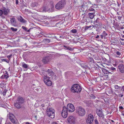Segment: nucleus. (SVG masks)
<instances>
[{
	"instance_id": "f257e3e1",
	"label": "nucleus",
	"mask_w": 124,
	"mask_h": 124,
	"mask_svg": "<svg viewBox=\"0 0 124 124\" xmlns=\"http://www.w3.org/2000/svg\"><path fill=\"white\" fill-rule=\"evenodd\" d=\"M24 101V99L22 97H18L14 103V106L17 108L19 109L21 108V105Z\"/></svg>"
},
{
	"instance_id": "f03ea898",
	"label": "nucleus",
	"mask_w": 124,
	"mask_h": 124,
	"mask_svg": "<svg viewBox=\"0 0 124 124\" xmlns=\"http://www.w3.org/2000/svg\"><path fill=\"white\" fill-rule=\"evenodd\" d=\"M81 90V87L78 84H75L73 85L71 88V90L73 93L80 92Z\"/></svg>"
},
{
	"instance_id": "7ed1b4c3",
	"label": "nucleus",
	"mask_w": 124,
	"mask_h": 124,
	"mask_svg": "<svg viewBox=\"0 0 124 124\" xmlns=\"http://www.w3.org/2000/svg\"><path fill=\"white\" fill-rule=\"evenodd\" d=\"M76 113L80 116H83L85 114V110L81 107H77L75 109Z\"/></svg>"
},
{
	"instance_id": "20e7f679",
	"label": "nucleus",
	"mask_w": 124,
	"mask_h": 124,
	"mask_svg": "<svg viewBox=\"0 0 124 124\" xmlns=\"http://www.w3.org/2000/svg\"><path fill=\"white\" fill-rule=\"evenodd\" d=\"M54 110L52 108H49L46 110V113L47 116L49 117L53 118L55 116Z\"/></svg>"
},
{
	"instance_id": "39448f33",
	"label": "nucleus",
	"mask_w": 124,
	"mask_h": 124,
	"mask_svg": "<svg viewBox=\"0 0 124 124\" xmlns=\"http://www.w3.org/2000/svg\"><path fill=\"white\" fill-rule=\"evenodd\" d=\"M66 4L65 0H62L57 3L55 5V8L57 9H60L63 8Z\"/></svg>"
},
{
	"instance_id": "423d86ee",
	"label": "nucleus",
	"mask_w": 124,
	"mask_h": 124,
	"mask_svg": "<svg viewBox=\"0 0 124 124\" xmlns=\"http://www.w3.org/2000/svg\"><path fill=\"white\" fill-rule=\"evenodd\" d=\"M7 116L12 123L15 124L16 123V119L13 114L11 113H9V114H8Z\"/></svg>"
},
{
	"instance_id": "0eeeda50",
	"label": "nucleus",
	"mask_w": 124,
	"mask_h": 124,
	"mask_svg": "<svg viewBox=\"0 0 124 124\" xmlns=\"http://www.w3.org/2000/svg\"><path fill=\"white\" fill-rule=\"evenodd\" d=\"M51 79V77H47V76H45L44 78V81L46 84L48 86H50L52 85L51 81L50 79Z\"/></svg>"
},
{
	"instance_id": "6e6552de",
	"label": "nucleus",
	"mask_w": 124,
	"mask_h": 124,
	"mask_svg": "<svg viewBox=\"0 0 124 124\" xmlns=\"http://www.w3.org/2000/svg\"><path fill=\"white\" fill-rule=\"evenodd\" d=\"M66 110L70 112H73L75 110V108L73 105L71 103H69L68 104L66 107Z\"/></svg>"
},
{
	"instance_id": "1a4fd4ad",
	"label": "nucleus",
	"mask_w": 124,
	"mask_h": 124,
	"mask_svg": "<svg viewBox=\"0 0 124 124\" xmlns=\"http://www.w3.org/2000/svg\"><path fill=\"white\" fill-rule=\"evenodd\" d=\"M94 120L93 116L91 114H90L88 116L86 122L87 124H92Z\"/></svg>"
},
{
	"instance_id": "9d476101",
	"label": "nucleus",
	"mask_w": 124,
	"mask_h": 124,
	"mask_svg": "<svg viewBox=\"0 0 124 124\" xmlns=\"http://www.w3.org/2000/svg\"><path fill=\"white\" fill-rule=\"evenodd\" d=\"M68 111L66 109V107H63L61 113V115L62 117L63 118H66L68 116Z\"/></svg>"
},
{
	"instance_id": "9b49d317",
	"label": "nucleus",
	"mask_w": 124,
	"mask_h": 124,
	"mask_svg": "<svg viewBox=\"0 0 124 124\" xmlns=\"http://www.w3.org/2000/svg\"><path fill=\"white\" fill-rule=\"evenodd\" d=\"M67 120L68 123L71 124H74L75 123V118L73 116H71L68 117Z\"/></svg>"
},
{
	"instance_id": "f8f14e48",
	"label": "nucleus",
	"mask_w": 124,
	"mask_h": 124,
	"mask_svg": "<svg viewBox=\"0 0 124 124\" xmlns=\"http://www.w3.org/2000/svg\"><path fill=\"white\" fill-rule=\"evenodd\" d=\"M51 60V58L48 56H46L43 57L42 60V62L44 64H47Z\"/></svg>"
},
{
	"instance_id": "ddd939ff",
	"label": "nucleus",
	"mask_w": 124,
	"mask_h": 124,
	"mask_svg": "<svg viewBox=\"0 0 124 124\" xmlns=\"http://www.w3.org/2000/svg\"><path fill=\"white\" fill-rule=\"evenodd\" d=\"M96 113L98 116L102 118V119L104 118V115L102 111L100 109H97L96 110Z\"/></svg>"
},
{
	"instance_id": "4468645a",
	"label": "nucleus",
	"mask_w": 124,
	"mask_h": 124,
	"mask_svg": "<svg viewBox=\"0 0 124 124\" xmlns=\"http://www.w3.org/2000/svg\"><path fill=\"white\" fill-rule=\"evenodd\" d=\"M83 4V6L86 7L87 8L93 7V4H92L91 2L89 1H88L87 2H84Z\"/></svg>"
},
{
	"instance_id": "2eb2a0df",
	"label": "nucleus",
	"mask_w": 124,
	"mask_h": 124,
	"mask_svg": "<svg viewBox=\"0 0 124 124\" xmlns=\"http://www.w3.org/2000/svg\"><path fill=\"white\" fill-rule=\"evenodd\" d=\"M11 24L14 26H16V22L15 18L14 17H12L10 18V20Z\"/></svg>"
},
{
	"instance_id": "dca6fc26",
	"label": "nucleus",
	"mask_w": 124,
	"mask_h": 124,
	"mask_svg": "<svg viewBox=\"0 0 124 124\" xmlns=\"http://www.w3.org/2000/svg\"><path fill=\"white\" fill-rule=\"evenodd\" d=\"M118 68L121 72H124V65H123L119 64L118 66Z\"/></svg>"
},
{
	"instance_id": "f3484780",
	"label": "nucleus",
	"mask_w": 124,
	"mask_h": 124,
	"mask_svg": "<svg viewBox=\"0 0 124 124\" xmlns=\"http://www.w3.org/2000/svg\"><path fill=\"white\" fill-rule=\"evenodd\" d=\"M3 14L5 15H7L8 13V11H9V9H7L5 8H4L2 9Z\"/></svg>"
},
{
	"instance_id": "a211bd4d",
	"label": "nucleus",
	"mask_w": 124,
	"mask_h": 124,
	"mask_svg": "<svg viewBox=\"0 0 124 124\" xmlns=\"http://www.w3.org/2000/svg\"><path fill=\"white\" fill-rule=\"evenodd\" d=\"M31 6L32 7H37L39 6V4L37 2H35L31 3Z\"/></svg>"
},
{
	"instance_id": "6ab92c4d",
	"label": "nucleus",
	"mask_w": 124,
	"mask_h": 124,
	"mask_svg": "<svg viewBox=\"0 0 124 124\" xmlns=\"http://www.w3.org/2000/svg\"><path fill=\"white\" fill-rule=\"evenodd\" d=\"M18 20L22 23H25L26 21L21 16H20L18 17Z\"/></svg>"
},
{
	"instance_id": "aec40b11",
	"label": "nucleus",
	"mask_w": 124,
	"mask_h": 124,
	"mask_svg": "<svg viewBox=\"0 0 124 124\" xmlns=\"http://www.w3.org/2000/svg\"><path fill=\"white\" fill-rule=\"evenodd\" d=\"M22 66L23 67L27 69L29 67V65H28L25 63L24 62H23L22 63Z\"/></svg>"
},
{
	"instance_id": "412c9836",
	"label": "nucleus",
	"mask_w": 124,
	"mask_h": 124,
	"mask_svg": "<svg viewBox=\"0 0 124 124\" xmlns=\"http://www.w3.org/2000/svg\"><path fill=\"white\" fill-rule=\"evenodd\" d=\"M94 14V13H88L89 16L91 19H92L93 18Z\"/></svg>"
},
{
	"instance_id": "4be33fe9",
	"label": "nucleus",
	"mask_w": 124,
	"mask_h": 124,
	"mask_svg": "<svg viewBox=\"0 0 124 124\" xmlns=\"http://www.w3.org/2000/svg\"><path fill=\"white\" fill-rule=\"evenodd\" d=\"M101 124H108V122L106 121V119H103L101 122Z\"/></svg>"
},
{
	"instance_id": "5701e85b",
	"label": "nucleus",
	"mask_w": 124,
	"mask_h": 124,
	"mask_svg": "<svg viewBox=\"0 0 124 124\" xmlns=\"http://www.w3.org/2000/svg\"><path fill=\"white\" fill-rule=\"evenodd\" d=\"M5 74L4 75V76L5 77V78H6V79H7L9 78V76L8 75L7 71H5Z\"/></svg>"
},
{
	"instance_id": "b1692460",
	"label": "nucleus",
	"mask_w": 124,
	"mask_h": 124,
	"mask_svg": "<svg viewBox=\"0 0 124 124\" xmlns=\"http://www.w3.org/2000/svg\"><path fill=\"white\" fill-rule=\"evenodd\" d=\"M106 91L107 93L109 94H111L112 93V90L110 89H106Z\"/></svg>"
},
{
	"instance_id": "393cba45",
	"label": "nucleus",
	"mask_w": 124,
	"mask_h": 124,
	"mask_svg": "<svg viewBox=\"0 0 124 124\" xmlns=\"http://www.w3.org/2000/svg\"><path fill=\"white\" fill-rule=\"evenodd\" d=\"M54 74H52V73H47L46 74V76H47V78L51 77V78H52V76L54 75Z\"/></svg>"
},
{
	"instance_id": "a878e982",
	"label": "nucleus",
	"mask_w": 124,
	"mask_h": 124,
	"mask_svg": "<svg viewBox=\"0 0 124 124\" xmlns=\"http://www.w3.org/2000/svg\"><path fill=\"white\" fill-rule=\"evenodd\" d=\"M95 10L93 8H92V7H90L89 8L88 10V11L89 12L90 11H93V13H95Z\"/></svg>"
},
{
	"instance_id": "bb28decb",
	"label": "nucleus",
	"mask_w": 124,
	"mask_h": 124,
	"mask_svg": "<svg viewBox=\"0 0 124 124\" xmlns=\"http://www.w3.org/2000/svg\"><path fill=\"white\" fill-rule=\"evenodd\" d=\"M46 72H47L48 73H52V74H54V73L51 69H48L47 71V72L46 71Z\"/></svg>"
},
{
	"instance_id": "cd10ccee",
	"label": "nucleus",
	"mask_w": 124,
	"mask_h": 124,
	"mask_svg": "<svg viewBox=\"0 0 124 124\" xmlns=\"http://www.w3.org/2000/svg\"><path fill=\"white\" fill-rule=\"evenodd\" d=\"M70 31L73 33H76L77 32V30L74 29H73Z\"/></svg>"
},
{
	"instance_id": "c85d7f7f",
	"label": "nucleus",
	"mask_w": 124,
	"mask_h": 124,
	"mask_svg": "<svg viewBox=\"0 0 124 124\" xmlns=\"http://www.w3.org/2000/svg\"><path fill=\"white\" fill-rule=\"evenodd\" d=\"M10 29L13 31H16L17 30V28H14L13 27H11Z\"/></svg>"
},
{
	"instance_id": "c756f323",
	"label": "nucleus",
	"mask_w": 124,
	"mask_h": 124,
	"mask_svg": "<svg viewBox=\"0 0 124 124\" xmlns=\"http://www.w3.org/2000/svg\"><path fill=\"white\" fill-rule=\"evenodd\" d=\"M121 91L120 90L119 91H118L117 90H115V94L116 96L118 94H117V93H120L121 92H120Z\"/></svg>"
},
{
	"instance_id": "7c9ffc66",
	"label": "nucleus",
	"mask_w": 124,
	"mask_h": 124,
	"mask_svg": "<svg viewBox=\"0 0 124 124\" xmlns=\"http://www.w3.org/2000/svg\"><path fill=\"white\" fill-rule=\"evenodd\" d=\"M115 88L116 89H119L120 90V87L119 86L117 85H116L115 86Z\"/></svg>"
},
{
	"instance_id": "2f4dec72",
	"label": "nucleus",
	"mask_w": 124,
	"mask_h": 124,
	"mask_svg": "<svg viewBox=\"0 0 124 124\" xmlns=\"http://www.w3.org/2000/svg\"><path fill=\"white\" fill-rule=\"evenodd\" d=\"M120 42L122 45H124V39H121Z\"/></svg>"
},
{
	"instance_id": "473e14b6",
	"label": "nucleus",
	"mask_w": 124,
	"mask_h": 124,
	"mask_svg": "<svg viewBox=\"0 0 124 124\" xmlns=\"http://www.w3.org/2000/svg\"><path fill=\"white\" fill-rule=\"evenodd\" d=\"M102 34L104 36V37H105L108 35L105 31H103Z\"/></svg>"
},
{
	"instance_id": "72a5a7b5",
	"label": "nucleus",
	"mask_w": 124,
	"mask_h": 124,
	"mask_svg": "<svg viewBox=\"0 0 124 124\" xmlns=\"http://www.w3.org/2000/svg\"><path fill=\"white\" fill-rule=\"evenodd\" d=\"M92 27V25H90L89 26H86L85 27V30H87L89 28H91Z\"/></svg>"
},
{
	"instance_id": "f704fd0d",
	"label": "nucleus",
	"mask_w": 124,
	"mask_h": 124,
	"mask_svg": "<svg viewBox=\"0 0 124 124\" xmlns=\"http://www.w3.org/2000/svg\"><path fill=\"white\" fill-rule=\"evenodd\" d=\"M22 28L25 31H26L27 30V28L24 26H22Z\"/></svg>"
},
{
	"instance_id": "c9c22d12",
	"label": "nucleus",
	"mask_w": 124,
	"mask_h": 124,
	"mask_svg": "<svg viewBox=\"0 0 124 124\" xmlns=\"http://www.w3.org/2000/svg\"><path fill=\"white\" fill-rule=\"evenodd\" d=\"M81 66L84 68H85V67H86V65H85V64H81Z\"/></svg>"
},
{
	"instance_id": "e433bc0d",
	"label": "nucleus",
	"mask_w": 124,
	"mask_h": 124,
	"mask_svg": "<svg viewBox=\"0 0 124 124\" xmlns=\"http://www.w3.org/2000/svg\"><path fill=\"white\" fill-rule=\"evenodd\" d=\"M50 4L51 5L52 7H54V5L53 3V1H51L50 2Z\"/></svg>"
},
{
	"instance_id": "4c0bfd02",
	"label": "nucleus",
	"mask_w": 124,
	"mask_h": 124,
	"mask_svg": "<svg viewBox=\"0 0 124 124\" xmlns=\"http://www.w3.org/2000/svg\"><path fill=\"white\" fill-rule=\"evenodd\" d=\"M41 9H42V11H45L46 10V7H41Z\"/></svg>"
},
{
	"instance_id": "58836bf2",
	"label": "nucleus",
	"mask_w": 124,
	"mask_h": 124,
	"mask_svg": "<svg viewBox=\"0 0 124 124\" xmlns=\"http://www.w3.org/2000/svg\"><path fill=\"white\" fill-rule=\"evenodd\" d=\"M3 14V10H0V16H1Z\"/></svg>"
},
{
	"instance_id": "ea45409f",
	"label": "nucleus",
	"mask_w": 124,
	"mask_h": 124,
	"mask_svg": "<svg viewBox=\"0 0 124 124\" xmlns=\"http://www.w3.org/2000/svg\"><path fill=\"white\" fill-rule=\"evenodd\" d=\"M94 122L95 124H99V123L97 120L95 119L94 120Z\"/></svg>"
},
{
	"instance_id": "a19ab883",
	"label": "nucleus",
	"mask_w": 124,
	"mask_h": 124,
	"mask_svg": "<svg viewBox=\"0 0 124 124\" xmlns=\"http://www.w3.org/2000/svg\"><path fill=\"white\" fill-rule=\"evenodd\" d=\"M12 56V54H10L9 55L7 56V57L9 60H10V58Z\"/></svg>"
},
{
	"instance_id": "79ce46f5",
	"label": "nucleus",
	"mask_w": 124,
	"mask_h": 124,
	"mask_svg": "<svg viewBox=\"0 0 124 124\" xmlns=\"http://www.w3.org/2000/svg\"><path fill=\"white\" fill-rule=\"evenodd\" d=\"M96 25H95V26L93 25H92V28L91 29H92L93 27H94L95 28H95H96V31H97V27L96 26Z\"/></svg>"
},
{
	"instance_id": "37998d69",
	"label": "nucleus",
	"mask_w": 124,
	"mask_h": 124,
	"mask_svg": "<svg viewBox=\"0 0 124 124\" xmlns=\"http://www.w3.org/2000/svg\"><path fill=\"white\" fill-rule=\"evenodd\" d=\"M73 49L72 48L70 47H69V46H68L67 49V50H72Z\"/></svg>"
},
{
	"instance_id": "c03bdc74",
	"label": "nucleus",
	"mask_w": 124,
	"mask_h": 124,
	"mask_svg": "<svg viewBox=\"0 0 124 124\" xmlns=\"http://www.w3.org/2000/svg\"><path fill=\"white\" fill-rule=\"evenodd\" d=\"M116 53L117 55H120L121 54V53L119 52H117Z\"/></svg>"
},
{
	"instance_id": "a18cd8bd",
	"label": "nucleus",
	"mask_w": 124,
	"mask_h": 124,
	"mask_svg": "<svg viewBox=\"0 0 124 124\" xmlns=\"http://www.w3.org/2000/svg\"><path fill=\"white\" fill-rule=\"evenodd\" d=\"M0 78L1 79H4L5 78L4 75H2L1 77Z\"/></svg>"
},
{
	"instance_id": "49530a36",
	"label": "nucleus",
	"mask_w": 124,
	"mask_h": 124,
	"mask_svg": "<svg viewBox=\"0 0 124 124\" xmlns=\"http://www.w3.org/2000/svg\"><path fill=\"white\" fill-rule=\"evenodd\" d=\"M44 40H46V41L47 42H49L50 41V40L49 39H45Z\"/></svg>"
},
{
	"instance_id": "de8ad7c7",
	"label": "nucleus",
	"mask_w": 124,
	"mask_h": 124,
	"mask_svg": "<svg viewBox=\"0 0 124 124\" xmlns=\"http://www.w3.org/2000/svg\"><path fill=\"white\" fill-rule=\"evenodd\" d=\"M119 96L120 97H122L123 96V95H122V94H117V96Z\"/></svg>"
},
{
	"instance_id": "09e8293b",
	"label": "nucleus",
	"mask_w": 124,
	"mask_h": 124,
	"mask_svg": "<svg viewBox=\"0 0 124 124\" xmlns=\"http://www.w3.org/2000/svg\"><path fill=\"white\" fill-rule=\"evenodd\" d=\"M91 97L93 99H95L96 98V97L95 96L93 95H92V96H91Z\"/></svg>"
},
{
	"instance_id": "8fccbe9b",
	"label": "nucleus",
	"mask_w": 124,
	"mask_h": 124,
	"mask_svg": "<svg viewBox=\"0 0 124 124\" xmlns=\"http://www.w3.org/2000/svg\"><path fill=\"white\" fill-rule=\"evenodd\" d=\"M122 17V16H119L118 17V19L119 20H121V18Z\"/></svg>"
},
{
	"instance_id": "3c124183",
	"label": "nucleus",
	"mask_w": 124,
	"mask_h": 124,
	"mask_svg": "<svg viewBox=\"0 0 124 124\" xmlns=\"http://www.w3.org/2000/svg\"><path fill=\"white\" fill-rule=\"evenodd\" d=\"M121 90L123 91V92H124V86L122 87Z\"/></svg>"
},
{
	"instance_id": "603ef678",
	"label": "nucleus",
	"mask_w": 124,
	"mask_h": 124,
	"mask_svg": "<svg viewBox=\"0 0 124 124\" xmlns=\"http://www.w3.org/2000/svg\"><path fill=\"white\" fill-rule=\"evenodd\" d=\"M111 69L112 70H115L116 69L114 67H112L111 68Z\"/></svg>"
},
{
	"instance_id": "864d4df0",
	"label": "nucleus",
	"mask_w": 124,
	"mask_h": 124,
	"mask_svg": "<svg viewBox=\"0 0 124 124\" xmlns=\"http://www.w3.org/2000/svg\"><path fill=\"white\" fill-rule=\"evenodd\" d=\"M63 46L65 48V49L67 50L68 46Z\"/></svg>"
},
{
	"instance_id": "5fc2aeb1",
	"label": "nucleus",
	"mask_w": 124,
	"mask_h": 124,
	"mask_svg": "<svg viewBox=\"0 0 124 124\" xmlns=\"http://www.w3.org/2000/svg\"><path fill=\"white\" fill-rule=\"evenodd\" d=\"M119 108L120 109H123L124 108L122 106L119 107Z\"/></svg>"
},
{
	"instance_id": "6e6d98bb",
	"label": "nucleus",
	"mask_w": 124,
	"mask_h": 124,
	"mask_svg": "<svg viewBox=\"0 0 124 124\" xmlns=\"http://www.w3.org/2000/svg\"><path fill=\"white\" fill-rule=\"evenodd\" d=\"M44 106H45V105H44V104H42L41 105V107H44Z\"/></svg>"
},
{
	"instance_id": "4d7b16f0",
	"label": "nucleus",
	"mask_w": 124,
	"mask_h": 124,
	"mask_svg": "<svg viewBox=\"0 0 124 124\" xmlns=\"http://www.w3.org/2000/svg\"><path fill=\"white\" fill-rule=\"evenodd\" d=\"M16 4H18V1L17 0H16Z\"/></svg>"
},
{
	"instance_id": "13d9d810",
	"label": "nucleus",
	"mask_w": 124,
	"mask_h": 124,
	"mask_svg": "<svg viewBox=\"0 0 124 124\" xmlns=\"http://www.w3.org/2000/svg\"><path fill=\"white\" fill-rule=\"evenodd\" d=\"M100 36H101V38L102 39H103V37H104V36L103 35H101Z\"/></svg>"
},
{
	"instance_id": "bf43d9fd",
	"label": "nucleus",
	"mask_w": 124,
	"mask_h": 124,
	"mask_svg": "<svg viewBox=\"0 0 124 124\" xmlns=\"http://www.w3.org/2000/svg\"><path fill=\"white\" fill-rule=\"evenodd\" d=\"M89 59H90L91 61H93V59L92 58H90Z\"/></svg>"
},
{
	"instance_id": "052dcab7",
	"label": "nucleus",
	"mask_w": 124,
	"mask_h": 124,
	"mask_svg": "<svg viewBox=\"0 0 124 124\" xmlns=\"http://www.w3.org/2000/svg\"><path fill=\"white\" fill-rule=\"evenodd\" d=\"M5 124H11L10 122H8L6 123Z\"/></svg>"
},
{
	"instance_id": "680f3d73",
	"label": "nucleus",
	"mask_w": 124,
	"mask_h": 124,
	"mask_svg": "<svg viewBox=\"0 0 124 124\" xmlns=\"http://www.w3.org/2000/svg\"><path fill=\"white\" fill-rule=\"evenodd\" d=\"M99 36L98 35L97 36H96V37H95V38L96 39H98L99 38Z\"/></svg>"
},
{
	"instance_id": "e2e57ef3",
	"label": "nucleus",
	"mask_w": 124,
	"mask_h": 124,
	"mask_svg": "<svg viewBox=\"0 0 124 124\" xmlns=\"http://www.w3.org/2000/svg\"><path fill=\"white\" fill-rule=\"evenodd\" d=\"M3 94L4 95H5L6 94V92L5 91L3 92Z\"/></svg>"
},
{
	"instance_id": "0e129e2a",
	"label": "nucleus",
	"mask_w": 124,
	"mask_h": 124,
	"mask_svg": "<svg viewBox=\"0 0 124 124\" xmlns=\"http://www.w3.org/2000/svg\"><path fill=\"white\" fill-rule=\"evenodd\" d=\"M52 77L53 78H55L56 77V76L55 75L54 76H53V75L52 76Z\"/></svg>"
},
{
	"instance_id": "69168bd1",
	"label": "nucleus",
	"mask_w": 124,
	"mask_h": 124,
	"mask_svg": "<svg viewBox=\"0 0 124 124\" xmlns=\"http://www.w3.org/2000/svg\"><path fill=\"white\" fill-rule=\"evenodd\" d=\"M31 28L30 29H29L28 30H27V31H27V32H29L30 31V29H31Z\"/></svg>"
},
{
	"instance_id": "338daca9",
	"label": "nucleus",
	"mask_w": 124,
	"mask_h": 124,
	"mask_svg": "<svg viewBox=\"0 0 124 124\" xmlns=\"http://www.w3.org/2000/svg\"><path fill=\"white\" fill-rule=\"evenodd\" d=\"M122 115H124V111H123L122 112Z\"/></svg>"
},
{
	"instance_id": "774afa93",
	"label": "nucleus",
	"mask_w": 124,
	"mask_h": 124,
	"mask_svg": "<svg viewBox=\"0 0 124 124\" xmlns=\"http://www.w3.org/2000/svg\"><path fill=\"white\" fill-rule=\"evenodd\" d=\"M26 124H31L29 123V122H27L26 123Z\"/></svg>"
}]
</instances>
